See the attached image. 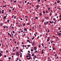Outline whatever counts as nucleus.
Listing matches in <instances>:
<instances>
[{
  "label": "nucleus",
  "instance_id": "412c9836",
  "mask_svg": "<svg viewBox=\"0 0 61 61\" xmlns=\"http://www.w3.org/2000/svg\"><path fill=\"white\" fill-rule=\"evenodd\" d=\"M56 55V54L55 55V57H56V55Z\"/></svg>",
  "mask_w": 61,
  "mask_h": 61
},
{
  "label": "nucleus",
  "instance_id": "a18cd8bd",
  "mask_svg": "<svg viewBox=\"0 0 61 61\" xmlns=\"http://www.w3.org/2000/svg\"><path fill=\"white\" fill-rule=\"evenodd\" d=\"M54 21H55V20H56V19L54 18Z\"/></svg>",
  "mask_w": 61,
  "mask_h": 61
},
{
  "label": "nucleus",
  "instance_id": "423d86ee",
  "mask_svg": "<svg viewBox=\"0 0 61 61\" xmlns=\"http://www.w3.org/2000/svg\"><path fill=\"white\" fill-rule=\"evenodd\" d=\"M24 30H25V31H27V29H26V28H24Z\"/></svg>",
  "mask_w": 61,
  "mask_h": 61
},
{
  "label": "nucleus",
  "instance_id": "f03ea898",
  "mask_svg": "<svg viewBox=\"0 0 61 61\" xmlns=\"http://www.w3.org/2000/svg\"><path fill=\"white\" fill-rule=\"evenodd\" d=\"M48 24V22L47 21L46 22H46H44V25H46V24Z\"/></svg>",
  "mask_w": 61,
  "mask_h": 61
},
{
  "label": "nucleus",
  "instance_id": "052dcab7",
  "mask_svg": "<svg viewBox=\"0 0 61 61\" xmlns=\"http://www.w3.org/2000/svg\"><path fill=\"white\" fill-rule=\"evenodd\" d=\"M36 34H37V32H36L35 33Z\"/></svg>",
  "mask_w": 61,
  "mask_h": 61
},
{
  "label": "nucleus",
  "instance_id": "de8ad7c7",
  "mask_svg": "<svg viewBox=\"0 0 61 61\" xmlns=\"http://www.w3.org/2000/svg\"><path fill=\"white\" fill-rule=\"evenodd\" d=\"M54 24L55 25V24H56V22H54Z\"/></svg>",
  "mask_w": 61,
  "mask_h": 61
},
{
  "label": "nucleus",
  "instance_id": "9d476101",
  "mask_svg": "<svg viewBox=\"0 0 61 61\" xmlns=\"http://www.w3.org/2000/svg\"><path fill=\"white\" fill-rule=\"evenodd\" d=\"M50 16H51L52 15V13H50Z\"/></svg>",
  "mask_w": 61,
  "mask_h": 61
},
{
  "label": "nucleus",
  "instance_id": "5701e85b",
  "mask_svg": "<svg viewBox=\"0 0 61 61\" xmlns=\"http://www.w3.org/2000/svg\"><path fill=\"white\" fill-rule=\"evenodd\" d=\"M9 11V12H11V10H10Z\"/></svg>",
  "mask_w": 61,
  "mask_h": 61
},
{
  "label": "nucleus",
  "instance_id": "20e7f679",
  "mask_svg": "<svg viewBox=\"0 0 61 61\" xmlns=\"http://www.w3.org/2000/svg\"><path fill=\"white\" fill-rule=\"evenodd\" d=\"M34 50H36V47H34Z\"/></svg>",
  "mask_w": 61,
  "mask_h": 61
},
{
  "label": "nucleus",
  "instance_id": "338daca9",
  "mask_svg": "<svg viewBox=\"0 0 61 61\" xmlns=\"http://www.w3.org/2000/svg\"><path fill=\"white\" fill-rule=\"evenodd\" d=\"M34 39V37H33V38H32V39Z\"/></svg>",
  "mask_w": 61,
  "mask_h": 61
},
{
  "label": "nucleus",
  "instance_id": "864d4df0",
  "mask_svg": "<svg viewBox=\"0 0 61 61\" xmlns=\"http://www.w3.org/2000/svg\"><path fill=\"white\" fill-rule=\"evenodd\" d=\"M44 20H42V22H44Z\"/></svg>",
  "mask_w": 61,
  "mask_h": 61
},
{
  "label": "nucleus",
  "instance_id": "f8f14e48",
  "mask_svg": "<svg viewBox=\"0 0 61 61\" xmlns=\"http://www.w3.org/2000/svg\"><path fill=\"white\" fill-rule=\"evenodd\" d=\"M4 10H2V14H4Z\"/></svg>",
  "mask_w": 61,
  "mask_h": 61
},
{
  "label": "nucleus",
  "instance_id": "1a4fd4ad",
  "mask_svg": "<svg viewBox=\"0 0 61 61\" xmlns=\"http://www.w3.org/2000/svg\"><path fill=\"white\" fill-rule=\"evenodd\" d=\"M34 44H35V42H33V44H32V46H34Z\"/></svg>",
  "mask_w": 61,
  "mask_h": 61
},
{
  "label": "nucleus",
  "instance_id": "6e6552de",
  "mask_svg": "<svg viewBox=\"0 0 61 61\" xmlns=\"http://www.w3.org/2000/svg\"><path fill=\"white\" fill-rule=\"evenodd\" d=\"M58 35H59V36H60L61 35V34L60 33L58 34Z\"/></svg>",
  "mask_w": 61,
  "mask_h": 61
},
{
  "label": "nucleus",
  "instance_id": "79ce46f5",
  "mask_svg": "<svg viewBox=\"0 0 61 61\" xmlns=\"http://www.w3.org/2000/svg\"><path fill=\"white\" fill-rule=\"evenodd\" d=\"M29 57V59H31V57Z\"/></svg>",
  "mask_w": 61,
  "mask_h": 61
},
{
  "label": "nucleus",
  "instance_id": "6ab92c4d",
  "mask_svg": "<svg viewBox=\"0 0 61 61\" xmlns=\"http://www.w3.org/2000/svg\"><path fill=\"white\" fill-rule=\"evenodd\" d=\"M55 49V47H54L53 48V50H54Z\"/></svg>",
  "mask_w": 61,
  "mask_h": 61
},
{
  "label": "nucleus",
  "instance_id": "ddd939ff",
  "mask_svg": "<svg viewBox=\"0 0 61 61\" xmlns=\"http://www.w3.org/2000/svg\"><path fill=\"white\" fill-rule=\"evenodd\" d=\"M46 13H48V11H47V10H46Z\"/></svg>",
  "mask_w": 61,
  "mask_h": 61
},
{
  "label": "nucleus",
  "instance_id": "393cba45",
  "mask_svg": "<svg viewBox=\"0 0 61 61\" xmlns=\"http://www.w3.org/2000/svg\"><path fill=\"white\" fill-rule=\"evenodd\" d=\"M9 59H11V58L10 57H9L8 58Z\"/></svg>",
  "mask_w": 61,
  "mask_h": 61
},
{
  "label": "nucleus",
  "instance_id": "5fc2aeb1",
  "mask_svg": "<svg viewBox=\"0 0 61 61\" xmlns=\"http://www.w3.org/2000/svg\"><path fill=\"white\" fill-rule=\"evenodd\" d=\"M22 54H21L20 55V57H22Z\"/></svg>",
  "mask_w": 61,
  "mask_h": 61
},
{
  "label": "nucleus",
  "instance_id": "4be33fe9",
  "mask_svg": "<svg viewBox=\"0 0 61 61\" xmlns=\"http://www.w3.org/2000/svg\"><path fill=\"white\" fill-rule=\"evenodd\" d=\"M34 56L35 57V58H37V57H36V56Z\"/></svg>",
  "mask_w": 61,
  "mask_h": 61
},
{
  "label": "nucleus",
  "instance_id": "2f4dec72",
  "mask_svg": "<svg viewBox=\"0 0 61 61\" xmlns=\"http://www.w3.org/2000/svg\"><path fill=\"white\" fill-rule=\"evenodd\" d=\"M32 56H34V54H32Z\"/></svg>",
  "mask_w": 61,
  "mask_h": 61
},
{
  "label": "nucleus",
  "instance_id": "680f3d73",
  "mask_svg": "<svg viewBox=\"0 0 61 61\" xmlns=\"http://www.w3.org/2000/svg\"><path fill=\"white\" fill-rule=\"evenodd\" d=\"M24 44V42H22V44Z\"/></svg>",
  "mask_w": 61,
  "mask_h": 61
},
{
  "label": "nucleus",
  "instance_id": "8fccbe9b",
  "mask_svg": "<svg viewBox=\"0 0 61 61\" xmlns=\"http://www.w3.org/2000/svg\"><path fill=\"white\" fill-rule=\"evenodd\" d=\"M61 17V15H60V16L59 17L60 18Z\"/></svg>",
  "mask_w": 61,
  "mask_h": 61
},
{
  "label": "nucleus",
  "instance_id": "f704fd0d",
  "mask_svg": "<svg viewBox=\"0 0 61 61\" xmlns=\"http://www.w3.org/2000/svg\"><path fill=\"white\" fill-rule=\"evenodd\" d=\"M31 51H32V52H33V50L32 49H31Z\"/></svg>",
  "mask_w": 61,
  "mask_h": 61
},
{
  "label": "nucleus",
  "instance_id": "c9c22d12",
  "mask_svg": "<svg viewBox=\"0 0 61 61\" xmlns=\"http://www.w3.org/2000/svg\"><path fill=\"white\" fill-rule=\"evenodd\" d=\"M43 53H44V52L42 51V52H41V54H43Z\"/></svg>",
  "mask_w": 61,
  "mask_h": 61
},
{
  "label": "nucleus",
  "instance_id": "7ed1b4c3",
  "mask_svg": "<svg viewBox=\"0 0 61 61\" xmlns=\"http://www.w3.org/2000/svg\"><path fill=\"white\" fill-rule=\"evenodd\" d=\"M16 56H17V55H18L19 54V53H18V51H16Z\"/></svg>",
  "mask_w": 61,
  "mask_h": 61
},
{
  "label": "nucleus",
  "instance_id": "37998d69",
  "mask_svg": "<svg viewBox=\"0 0 61 61\" xmlns=\"http://www.w3.org/2000/svg\"><path fill=\"white\" fill-rule=\"evenodd\" d=\"M48 38L49 40H50V38L49 37H48Z\"/></svg>",
  "mask_w": 61,
  "mask_h": 61
},
{
  "label": "nucleus",
  "instance_id": "4468645a",
  "mask_svg": "<svg viewBox=\"0 0 61 61\" xmlns=\"http://www.w3.org/2000/svg\"><path fill=\"white\" fill-rule=\"evenodd\" d=\"M35 19H38V17H35Z\"/></svg>",
  "mask_w": 61,
  "mask_h": 61
},
{
  "label": "nucleus",
  "instance_id": "58836bf2",
  "mask_svg": "<svg viewBox=\"0 0 61 61\" xmlns=\"http://www.w3.org/2000/svg\"><path fill=\"white\" fill-rule=\"evenodd\" d=\"M58 29H59V30H60V28L59 27Z\"/></svg>",
  "mask_w": 61,
  "mask_h": 61
},
{
  "label": "nucleus",
  "instance_id": "f257e3e1",
  "mask_svg": "<svg viewBox=\"0 0 61 61\" xmlns=\"http://www.w3.org/2000/svg\"><path fill=\"white\" fill-rule=\"evenodd\" d=\"M25 19H26L25 20L26 21H27V19H28V17L25 16Z\"/></svg>",
  "mask_w": 61,
  "mask_h": 61
},
{
  "label": "nucleus",
  "instance_id": "473e14b6",
  "mask_svg": "<svg viewBox=\"0 0 61 61\" xmlns=\"http://www.w3.org/2000/svg\"><path fill=\"white\" fill-rule=\"evenodd\" d=\"M49 40L47 39V42L49 41Z\"/></svg>",
  "mask_w": 61,
  "mask_h": 61
},
{
  "label": "nucleus",
  "instance_id": "0eeeda50",
  "mask_svg": "<svg viewBox=\"0 0 61 61\" xmlns=\"http://www.w3.org/2000/svg\"><path fill=\"white\" fill-rule=\"evenodd\" d=\"M6 17V16H5L4 17V20H5V18Z\"/></svg>",
  "mask_w": 61,
  "mask_h": 61
},
{
  "label": "nucleus",
  "instance_id": "c756f323",
  "mask_svg": "<svg viewBox=\"0 0 61 61\" xmlns=\"http://www.w3.org/2000/svg\"><path fill=\"white\" fill-rule=\"evenodd\" d=\"M13 33V34H14L15 33V31H12Z\"/></svg>",
  "mask_w": 61,
  "mask_h": 61
},
{
  "label": "nucleus",
  "instance_id": "b1692460",
  "mask_svg": "<svg viewBox=\"0 0 61 61\" xmlns=\"http://www.w3.org/2000/svg\"><path fill=\"white\" fill-rule=\"evenodd\" d=\"M26 57H29V56L28 55H27L26 56Z\"/></svg>",
  "mask_w": 61,
  "mask_h": 61
},
{
  "label": "nucleus",
  "instance_id": "09e8293b",
  "mask_svg": "<svg viewBox=\"0 0 61 61\" xmlns=\"http://www.w3.org/2000/svg\"><path fill=\"white\" fill-rule=\"evenodd\" d=\"M6 53H8V51L7 50L6 51Z\"/></svg>",
  "mask_w": 61,
  "mask_h": 61
},
{
  "label": "nucleus",
  "instance_id": "cd10ccee",
  "mask_svg": "<svg viewBox=\"0 0 61 61\" xmlns=\"http://www.w3.org/2000/svg\"><path fill=\"white\" fill-rule=\"evenodd\" d=\"M4 57H6V55H5L4 56Z\"/></svg>",
  "mask_w": 61,
  "mask_h": 61
},
{
  "label": "nucleus",
  "instance_id": "c85d7f7f",
  "mask_svg": "<svg viewBox=\"0 0 61 61\" xmlns=\"http://www.w3.org/2000/svg\"><path fill=\"white\" fill-rule=\"evenodd\" d=\"M43 14H45V11H43Z\"/></svg>",
  "mask_w": 61,
  "mask_h": 61
},
{
  "label": "nucleus",
  "instance_id": "13d9d810",
  "mask_svg": "<svg viewBox=\"0 0 61 61\" xmlns=\"http://www.w3.org/2000/svg\"><path fill=\"white\" fill-rule=\"evenodd\" d=\"M5 15H6V16H7V14H5Z\"/></svg>",
  "mask_w": 61,
  "mask_h": 61
},
{
  "label": "nucleus",
  "instance_id": "39448f33",
  "mask_svg": "<svg viewBox=\"0 0 61 61\" xmlns=\"http://www.w3.org/2000/svg\"><path fill=\"white\" fill-rule=\"evenodd\" d=\"M28 55H29V57H30V54L29 53H28Z\"/></svg>",
  "mask_w": 61,
  "mask_h": 61
},
{
  "label": "nucleus",
  "instance_id": "4d7b16f0",
  "mask_svg": "<svg viewBox=\"0 0 61 61\" xmlns=\"http://www.w3.org/2000/svg\"><path fill=\"white\" fill-rule=\"evenodd\" d=\"M14 18L15 19V18H16V17L15 16H14Z\"/></svg>",
  "mask_w": 61,
  "mask_h": 61
},
{
  "label": "nucleus",
  "instance_id": "bf43d9fd",
  "mask_svg": "<svg viewBox=\"0 0 61 61\" xmlns=\"http://www.w3.org/2000/svg\"><path fill=\"white\" fill-rule=\"evenodd\" d=\"M23 25H24V26H25V24H23Z\"/></svg>",
  "mask_w": 61,
  "mask_h": 61
},
{
  "label": "nucleus",
  "instance_id": "774afa93",
  "mask_svg": "<svg viewBox=\"0 0 61 61\" xmlns=\"http://www.w3.org/2000/svg\"><path fill=\"white\" fill-rule=\"evenodd\" d=\"M0 52H1V53H3V51H0Z\"/></svg>",
  "mask_w": 61,
  "mask_h": 61
},
{
  "label": "nucleus",
  "instance_id": "6e6d98bb",
  "mask_svg": "<svg viewBox=\"0 0 61 61\" xmlns=\"http://www.w3.org/2000/svg\"><path fill=\"white\" fill-rule=\"evenodd\" d=\"M18 47H16V49H18Z\"/></svg>",
  "mask_w": 61,
  "mask_h": 61
},
{
  "label": "nucleus",
  "instance_id": "9b49d317",
  "mask_svg": "<svg viewBox=\"0 0 61 61\" xmlns=\"http://www.w3.org/2000/svg\"><path fill=\"white\" fill-rule=\"evenodd\" d=\"M57 3H60V1L59 0L57 1Z\"/></svg>",
  "mask_w": 61,
  "mask_h": 61
},
{
  "label": "nucleus",
  "instance_id": "dca6fc26",
  "mask_svg": "<svg viewBox=\"0 0 61 61\" xmlns=\"http://www.w3.org/2000/svg\"><path fill=\"white\" fill-rule=\"evenodd\" d=\"M30 24L29 23H28L27 24V25H30Z\"/></svg>",
  "mask_w": 61,
  "mask_h": 61
},
{
  "label": "nucleus",
  "instance_id": "a878e982",
  "mask_svg": "<svg viewBox=\"0 0 61 61\" xmlns=\"http://www.w3.org/2000/svg\"><path fill=\"white\" fill-rule=\"evenodd\" d=\"M3 7H6V5H5L3 6Z\"/></svg>",
  "mask_w": 61,
  "mask_h": 61
},
{
  "label": "nucleus",
  "instance_id": "4c0bfd02",
  "mask_svg": "<svg viewBox=\"0 0 61 61\" xmlns=\"http://www.w3.org/2000/svg\"><path fill=\"white\" fill-rule=\"evenodd\" d=\"M49 22H50V23H51H51H52V22L51 21H49Z\"/></svg>",
  "mask_w": 61,
  "mask_h": 61
},
{
  "label": "nucleus",
  "instance_id": "0e129e2a",
  "mask_svg": "<svg viewBox=\"0 0 61 61\" xmlns=\"http://www.w3.org/2000/svg\"><path fill=\"white\" fill-rule=\"evenodd\" d=\"M14 3L15 2H16V1L15 0V1H14Z\"/></svg>",
  "mask_w": 61,
  "mask_h": 61
},
{
  "label": "nucleus",
  "instance_id": "2eb2a0df",
  "mask_svg": "<svg viewBox=\"0 0 61 61\" xmlns=\"http://www.w3.org/2000/svg\"><path fill=\"white\" fill-rule=\"evenodd\" d=\"M57 8H58V9H59V10H60V8H59V7H58Z\"/></svg>",
  "mask_w": 61,
  "mask_h": 61
},
{
  "label": "nucleus",
  "instance_id": "c03bdc74",
  "mask_svg": "<svg viewBox=\"0 0 61 61\" xmlns=\"http://www.w3.org/2000/svg\"><path fill=\"white\" fill-rule=\"evenodd\" d=\"M44 51V49H43L41 51V52H43V51Z\"/></svg>",
  "mask_w": 61,
  "mask_h": 61
},
{
  "label": "nucleus",
  "instance_id": "7c9ffc66",
  "mask_svg": "<svg viewBox=\"0 0 61 61\" xmlns=\"http://www.w3.org/2000/svg\"><path fill=\"white\" fill-rule=\"evenodd\" d=\"M12 55H15V53H12Z\"/></svg>",
  "mask_w": 61,
  "mask_h": 61
},
{
  "label": "nucleus",
  "instance_id": "a211bd4d",
  "mask_svg": "<svg viewBox=\"0 0 61 61\" xmlns=\"http://www.w3.org/2000/svg\"><path fill=\"white\" fill-rule=\"evenodd\" d=\"M2 56V53H0V56Z\"/></svg>",
  "mask_w": 61,
  "mask_h": 61
},
{
  "label": "nucleus",
  "instance_id": "e2e57ef3",
  "mask_svg": "<svg viewBox=\"0 0 61 61\" xmlns=\"http://www.w3.org/2000/svg\"><path fill=\"white\" fill-rule=\"evenodd\" d=\"M19 3H20V4H22V3H21V1H20Z\"/></svg>",
  "mask_w": 61,
  "mask_h": 61
},
{
  "label": "nucleus",
  "instance_id": "aec40b11",
  "mask_svg": "<svg viewBox=\"0 0 61 61\" xmlns=\"http://www.w3.org/2000/svg\"><path fill=\"white\" fill-rule=\"evenodd\" d=\"M36 7H37V8H38V7H39V5H37Z\"/></svg>",
  "mask_w": 61,
  "mask_h": 61
},
{
  "label": "nucleus",
  "instance_id": "603ef678",
  "mask_svg": "<svg viewBox=\"0 0 61 61\" xmlns=\"http://www.w3.org/2000/svg\"><path fill=\"white\" fill-rule=\"evenodd\" d=\"M56 58H57V59H58V57L57 56V57H56Z\"/></svg>",
  "mask_w": 61,
  "mask_h": 61
},
{
  "label": "nucleus",
  "instance_id": "49530a36",
  "mask_svg": "<svg viewBox=\"0 0 61 61\" xmlns=\"http://www.w3.org/2000/svg\"><path fill=\"white\" fill-rule=\"evenodd\" d=\"M28 52L29 53H30V51H28Z\"/></svg>",
  "mask_w": 61,
  "mask_h": 61
},
{
  "label": "nucleus",
  "instance_id": "bb28decb",
  "mask_svg": "<svg viewBox=\"0 0 61 61\" xmlns=\"http://www.w3.org/2000/svg\"><path fill=\"white\" fill-rule=\"evenodd\" d=\"M31 46V45H28L27 46L28 47H29V46Z\"/></svg>",
  "mask_w": 61,
  "mask_h": 61
},
{
  "label": "nucleus",
  "instance_id": "3c124183",
  "mask_svg": "<svg viewBox=\"0 0 61 61\" xmlns=\"http://www.w3.org/2000/svg\"><path fill=\"white\" fill-rule=\"evenodd\" d=\"M12 18H13V17H14V16L13 15H12Z\"/></svg>",
  "mask_w": 61,
  "mask_h": 61
},
{
  "label": "nucleus",
  "instance_id": "72a5a7b5",
  "mask_svg": "<svg viewBox=\"0 0 61 61\" xmlns=\"http://www.w3.org/2000/svg\"><path fill=\"white\" fill-rule=\"evenodd\" d=\"M20 51L21 52H23V51H22V50H21Z\"/></svg>",
  "mask_w": 61,
  "mask_h": 61
},
{
  "label": "nucleus",
  "instance_id": "a19ab883",
  "mask_svg": "<svg viewBox=\"0 0 61 61\" xmlns=\"http://www.w3.org/2000/svg\"><path fill=\"white\" fill-rule=\"evenodd\" d=\"M27 39H29V37H27Z\"/></svg>",
  "mask_w": 61,
  "mask_h": 61
},
{
  "label": "nucleus",
  "instance_id": "f3484780",
  "mask_svg": "<svg viewBox=\"0 0 61 61\" xmlns=\"http://www.w3.org/2000/svg\"><path fill=\"white\" fill-rule=\"evenodd\" d=\"M39 15H42V13H40Z\"/></svg>",
  "mask_w": 61,
  "mask_h": 61
},
{
  "label": "nucleus",
  "instance_id": "ea45409f",
  "mask_svg": "<svg viewBox=\"0 0 61 61\" xmlns=\"http://www.w3.org/2000/svg\"><path fill=\"white\" fill-rule=\"evenodd\" d=\"M22 47H24V45H22Z\"/></svg>",
  "mask_w": 61,
  "mask_h": 61
},
{
  "label": "nucleus",
  "instance_id": "69168bd1",
  "mask_svg": "<svg viewBox=\"0 0 61 61\" xmlns=\"http://www.w3.org/2000/svg\"><path fill=\"white\" fill-rule=\"evenodd\" d=\"M53 45L54 46H55V44H53Z\"/></svg>",
  "mask_w": 61,
  "mask_h": 61
},
{
  "label": "nucleus",
  "instance_id": "e433bc0d",
  "mask_svg": "<svg viewBox=\"0 0 61 61\" xmlns=\"http://www.w3.org/2000/svg\"><path fill=\"white\" fill-rule=\"evenodd\" d=\"M50 9V8H48V10L49 11V10Z\"/></svg>",
  "mask_w": 61,
  "mask_h": 61
}]
</instances>
